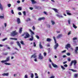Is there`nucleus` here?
Returning a JSON list of instances; mask_svg holds the SVG:
<instances>
[{"label": "nucleus", "mask_w": 78, "mask_h": 78, "mask_svg": "<svg viewBox=\"0 0 78 78\" xmlns=\"http://www.w3.org/2000/svg\"><path fill=\"white\" fill-rule=\"evenodd\" d=\"M53 38L55 44L54 46V49H55V50H56L57 48H58V47L59 46V45L58 44V43H56V38H55V37H53Z\"/></svg>", "instance_id": "obj_1"}, {"label": "nucleus", "mask_w": 78, "mask_h": 78, "mask_svg": "<svg viewBox=\"0 0 78 78\" xmlns=\"http://www.w3.org/2000/svg\"><path fill=\"white\" fill-rule=\"evenodd\" d=\"M77 63V62L76 61V60H74L72 61L71 62V63L70 64V66H72V64H73V65L74 66H76V64Z\"/></svg>", "instance_id": "obj_2"}, {"label": "nucleus", "mask_w": 78, "mask_h": 78, "mask_svg": "<svg viewBox=\"0 0 78 78\" xmlns=\"http://www.w3.org/2000/svg\"><path fill=\"white\" fill-rule=\"evenodd\" d=\"M24 35H26V36L24 37V38L26 39L27 38H28L30 37V34L28 33H24L22 35V36H24Z\"/></svg>", "instance_id": "obj_3"}, {"label": "nucleus", "mask_w": 78, "mask_h": 78, "mask_svg": "<svg viewBox=\"0 0 78 78\" xmlns=\"http://www.w3.org/2000/svg\"><path fill=\"white\" fill-rule=\"evenodd\" d=\"M17 34V32H16V30L13 31L11 33V36H16Z\"/></svg>", "instance_id": "obj_4"}, {"label": "nucleus", "mask_w": 78, "mask_h": 78, "mask_svg": "<svg viewBox=\"0 0 78 78\" xmlns=\"http://www.w3.org/2000/svg\"><path fill=\"white\" fill-rule=\"evenodd\" d=\"M9 57H8L6 58V60H3L1 61L2 63H4V62H8L9 61Z\"/></svg>", "instance_id": "obj_5"}, {"label": "nucleus", "mask_w": 78, "mask_h": 78, "mask_svg": "<svg viewBox=\"0 0 78 78\" xmlns=\"http://www.w3.org/2000/svg\"><path fill=\"white\" fill-rule=\"evenodd\" d=\"M38 58L39 59H43V56L41 54V53H40L39 54V55L38 56Z\"/></svg>", "instance_id": "obj_6"}, {"label": "nucleus", "mask_w": 78, "mask_h": 78, "mask_svg": "<svg viewBox=\"0 0 78 78\" xmlns=\"http://www.w3.org/2000/svg\"><path fill=\"white\" fill-rule=\"evenodd\" d=\"M51 65L54 68H58V66L53 62L51 63Z\"/></svg>", "instance_id": "obj_7"}, {"label": "nucleus", "mask_w": 78, "mask_h": 78, "mask_svg": "<svg viewBox=\"0 0 78 78\" xmlns=\"http://www.w3.org/2000/svg\"><path fill=\"white\" fill-rule=\"evenodd\" d=\"M37 55V54L35 53L34 54L31 56L30 58H36L37 57V55Z\"/></svg>", "instance_id": "obj_8"}, {"label": "nucleus", "mask_w": 78, "mask_h": 78, "mask_svg": "<svg viewBox=\"0 0 78 78\" xmlns=\"http://www.w3.org/2000/svg\"><path fill=\"white\" fill-rule=\"evenodd\" d=\"M78 47H76L75 48V53L76 54H77L78 53Z\"/></svg>", "instance_id": "obj_9"}, {"label": "nucleus", "mask_w": 78, "mask_h": 78, "mask_svg": "<svg viewBox=\"0 0 78 78\" xmlns=\"http://www.w3.org/2000/svg\"><path fill=\"white\" fill-rule=\"evenodd\" d=\"M39 47L40 48V49L43 48V46H42V45L41 44V42H39Z\"/></svg>", "instance_id": "obj_10"}, {"label": "nucleus", "mask_w": 78, "mask_h": 78, "mask_svg": "<svg viewBox=\"0 0 78 78\" xmlns=\"http://www.w3.org/2000/svg\"><path fill=\"white\" fill-rule=\"evenodd\" d=\"M66 48L67 49V50H68V48H70V45L69 44H67V45H66Z\"/></svg>", "instance_id": "obj_11"}, {"label": "nucleus", "mask_w": 78, "mask_h": 78, "mask_svg": "<svg viewBox=\"0 0 78 78\" xmlns=\"http://www.w3.org/2000/svg\"><path fill=\"white\" fill-rule=\"evenodd\" d=\"M17 23L18 24H19V23H20L21 22H20V18H18L17 20Z\"/></svg>", "instance_id": "obj_12"}, {"label": "nucleus", "mask_w": 78, "mask_h": 78, "mask_svg": "<svg viewBox=\"0 0 78 78\" xmlns=\"http://www.w3.org/2000/svg\"><path fill=\"white\" fill-rule=\"evenodd\" d=\"M2 76H8V75H9V73H4L2 74Z\"/></svg>", "instance_id": "obj_13"}, {"label": "nucleus", "mask_w": 78, "mask_h": 78, "mask_svg": "<svg viewBox=\"0 0 78 78\" xmlns=\"http://www.w3.org/2000/svg\"><path fill=\"white\" fill-rule=\"evenodd\" d=\"M31 1L32 4H34L35 3H37V2L34 1V0H31Z\"/></svg>", "instance_id": "obj_14"}, {"label": "nucleus", "mask_w": 78, "mask_h": 78, "mask_svg": "<svg viewBox=\"0 0 78 78\" xmlns=\"http://www.w3.org/2000/svg\"><path fill=\"white\" fill-rule=\"evenodd\" d=\"M30 37H31V38H30L29 39L30 41H33V39H34V37H33V35H31L30 36Z\"/></svg>", "instance_id": "obj_15"}, {"label": "nucleus", "mask_w": 78, "mask_h": 78, "mask_svg": "<svg viewBox=\"0 0 78 78\" xmlns=\"http://www.w3.org/2000/svg\"><path fill=\"white\" fill-rule=\"evenodd\" d=\"M45 19V18L44 17H42L41 18H40L38 19V20L39 21L42 20H44Z\"/></svg>", "instance_id": "obj_16"}, {"label": "nucleus", "mask_w": 78, "mask_h": 78, "mask_svg": "<svg viewBox=\"0 0 78 78\" xmlns=\"http://www.w3.org/2000/svg\"><path fill=\"white\" fill-rule=\"evenodd\" d=\"M16 44H17L18 45L19 47L20 48H21V46L20 45V44L19 41L17 42Z\"/></svg>", "instance_id": "obj_17"}, {"label": "nucleus", "mask_w": 78, "mask_h": 78, "mask_svg": "<svg viewBox=\"0 0 78 78\" xmlns=\"http://www.w3.org/2000/svg\"><path fill=\"white\" fill-rule=\"evenodd\" d=\"M74 78H77L78 77V74H74Z\"/></svg>", "instance_id": "obj_18"}, {"label": "nucleus", "mask_w": 78, "mask_h": 78, "mask_svg": "<svg viewBox=\"0 0 78 78\" xmlns=\"http://www.w3.org/2000/svg\"><path fill=\"white\" fill-rule=\"evenodd\" d=\"M69 70H71V71H72L73 72H76L77 71L76 70L72 69H69Z\"/></svg>", "instance_id": "obj_19"}, {"label": "nucleus", "mask_w": 78, "mask_h": 78, "mask_svg": "<svg viewBox=\"0 0 78 78\" xmlns=\"http://www.w3.org/2000/svg\"><path fill=\"white\" fill-rule=\"evenodd\" d=\"M29 31L32 34L31 35H32V36L33 34H34V33L33 32V31L32 30H31L30 29H29Z\"/></svg>", "instance_id": "obj_20"}, {"label": "nucleus", "mask_w": 78, "mask_h": 78, "mask_svg": "<svg viewBox=\"0 0 78 78\" xmlns=\"http://www.w3.org/2000/svg\"><path fill=\"white\" fill-rule=\"evenodd\" d=\"M62 37V34H60L57 36V37L58 39H59V38H60V37Z\"/></svg>", "instance_id": "obj_21"}, {"label": "nucleus", "mask_w": 78, "mask_h": 78, "mask_svg": "<svg viewBox=\"0 0 78 78\" xmlns=\"http://www.w3.org/2000/svg\"><path fill=\"white\" fill-rule=\"evenodd\" d=\"M52 9H53V10L54 11H55V12H57V13H58V10H57V9H56L55 8H52Z\"/></svg>", "instance_id": "obj_22"}, {"label": "nucleus", "mask_w": 78, "mask_h": 78, "mask_svg": "<svg viewBox=\"0 0 78 78\" xmlns=\"http://www.w3.org/2000/svg\"><path fill=\"white\" fill-rule=\"evenodd\" d=\"M51 41V39L50 38H48L46 39V41H47V42H50Z\"/></svg>", "instance_id": "obj_23"}, {"label": "nucleus", "mask_w": 78, "mask_h": 78, "mask_svg": "<svg viewBox=\"0 0 78 78\" xmlns=\"http://www.w3.org/2000/svg\"><path fill=\"white\" fill-rule=\"evenodd\" d=\"M22 27H20V28L19 33H22Z\"/></svg>", "instance_id": "obj_24"}, {"label": "nucleus", "mask_w": 78, "mask_h": 78, "mask_svg": "<svg viewBox=\"0 0 78 78\" xmlns=\"http://www.w3.org/2000/svg\"><path fill=\"white\" fill-rule=\"evenodd\" d=\"M34 7L35 9H39L40 8V7L37 6H35Z\"/></svg>", "instance_id": "obj_25"}, {"label": "nucleus", "mask_w": 78, "mask_h": 78, "mask_svg": "<svg viewBox=\"0 0 78 78\" xmlns=\"http://www.w3.org/2000/svg\"><path fill=\"white\" fill-rule=\"evenodd\" d=\"M73 28H75V29H76L77 28V27L76 26H75V24L74 23L73 24Z\"/></svg>", "instance_id": "obj_26"}, {"label": "nucleus", "mask_w": 78, "mask_h": 78, "mask_svg": "<svg viewBox=\"0 0 78 78\" xmlns=\"http://www.w3.org/2000/svg\"><path fill=\"white\" fill-rule=\"evenodd\" d=\"M51 23H52V25H55V21L52 20H51Z\"/></svg>", "instance_id": "obj_27"}, {"label": "nucleus", "mask_w": 78, "mask_h": 78, "mask_svg": "<svg viewBox=\"0 0 78 78\" xmlns=\"http://www.w3.org/2000/svg\"><path fill=\"white\" fill-rule=\"evenodd\" d=\"M10 40H15V41H17V39L14 38H10Z\"/></svg>", "instance_id": "obj_28"}, {"label": "nucleus", "mask_w": 78, "mask_h": 78, "mask_svg": "<svg viewBox=\"0 0 78 78\" xmlns=\"http://www.w3.org/2000/svg\"><path fill=\"white\" fill-rule=\"evenodd\" d=\"M60 67L61 68V69H63V70H65V69H66V68H65V67H64L63 66L61 65L60 66Z\"/></svg>", "instance_id": "obj_29"}, {"label": "nucleus", "mask_w": 78, "mask_h": 78, "mask_svg": "<svg viewBox=\"0 0 78 78\" xmlns=\"http://www.w3.org/2000/svg\"><path fill=\"white\" fill-rule=\"evenodd\" d=\"M4 64L5 65H7L8 66H10V65H11V64L10 63L6 62H5Z\"/></svg>", "instance_id": "obj_30"}, {"label": "nucleus", "mask_w": 78, "mask_h": 78, "mask_svg": "<svg viewBox=\"0 0 78 78\" xmlns=\"http://www.w3.org/2000/svg\"><path fill=\"white\" fill-rule=\"evenodd\" d=\"M0 9L1 10H2L3 9V7H2V5L1 4V3H0Z\"/></svg>", "instance_id": "obj_31"}, {"label": "nucleus", "mask_w": 78, "mask_h": 78, "mask_svg": "<svg viewBox=\"0 0 78 78\" xmlns=\"http://www.w3.org/2000/svg\"><path fill=\"white\" fill-rule=\"evenodd\" d=\"M17 9L19 11H21V10H22V8L20 7H18Z\"/></svg>", "instance_id": "obj_32"}, {"label": "nucleus", "mask_w": 78, "mask_h": 78, "mask_svg": "<svg viewBox=\"0 0 78 78\" xmlns=\"http://www.w3.org/2000/svg\"><path fill=\"white\" fill-rule=\"evenodd\" d=\"M0 19H4V16H0Z\"/></svg>", "instance_id": "obj_33"}, {"label": "nucleus", "mask_w": 78, "mask_h": 78, "mask_svg": "<svg viewBox=\"0 0 78 78\" xmlns=\"http://www.w3.org/2000/svg\"><path fill=\"white\" fill-rule=\"evenodd\" d=\"M70 19H69L68 20V24L70 25Z\"/></svg>", "instance_id": "obj_34"}, {"label": "nucleus", "mask_w": 78, "mask_h": 78, "mask_svg": "<svg viewBox=\"0 0 78 78\" xmlns=\"http://www.w3.org/2000/svg\"><path fill=\"white\" fill-rule=\"evenodd\" d=\"M67 50H64V51H61L62 53H66V51Z\"/></svg>", "instance_id": "obj_35"}, {"label": "nucleus", "mask_w": 78, "mask_h": 78, "mask_svg": "<svg viewBox=\"0 0 78 78\" xmlns=\"http://www.w3.org/2000/svg\"><path fill=\"white\" fill-rule=\"evenodd\" d=\"M8 54V53L5 52V53H3V55H4L5 56H6V55H7Z\"/></svg>", "instance_id": "obj_36"}, {"label": "nucleus", "mask_w": 78, "mask_h": 78, "mask_svg": "<svg viewBox=\"0 0 78 78\" xmlns=\"http://www.w3.org/2000/svg\"><path fill=\"white\" fill-rule=\"evenodd\" d=\"M30 76L31 78H33L34 77V75L33 73L31 74Z\"/></svg>", "instance_id": "obj_37"}, {"label": "nucleus", "mask_w": 78, "mask_h": 78, "mask_svg": "<svg viewBox=\"0 0 78 78\" xmlns=\"http://www.w3.org/2000/svg\"><path fill=\"white\" fill-rule=\"evenodd\" d=\"M7 6L9 8L11 7V5L10 4H9L7 5Z\"/></svg>", "instance_id": "obj_38"}, {"label": "nucleus", "mask_w": 78, "mask_h": 78, "mask_svg": "<svg viewBox=\"0 0 78 78\" xmlns=\"http://www.w3.org/2000/svg\"><path fill=\"white\" fill-rule=\"evenodd\" d=\"M20 43L22 45H24V43H23V41H21V42H20Z\"/></svg>", "instance_id": "obj_39"}, {"label": "nucleus", "mask_w": 78, "mask_h": 78, "mask_svg": "<svg viewBox=\"0 0 78 78\" xmlns=\"http://www.w3.org/2000/svg\"><path fill=\"white\" fill-rule=\"evenodd\" d=\"M59 18H63V17L62 15H59Z\"/></svg>", "instance_id": "obj_40"}, {"label": "nucleus", "mask_w": 78, "mask_h": 78, "mask_svg": "<svg viewBox=\"0 0 78 78\" xmlns=\"http://www.w3.org/2000/svg\"><path fill=\"white\" fill-rule=\"evenodd\" d=\"M24 78H28V75H27V74L25 75Z\"/></svg>", "instance_id": "obj_41"}, {"label": "nucleus", "mask_w": 78, "mask_h": 78, "mask_svg": "<svg viewBox=\"0 0 78 78\" xmlns=\"http://www.w3.org/2000/svg\"><path fill=\"white\" fill-rule=\"evenodd\" d=\"M70 12V11L69 10H66V14H67V13H68L69 12Z\"/></svg>", "instance_id": "obj_42"}, {"label": "nucleus", "mask_w": 78, "mask_h": 78, "mask_svg": "<svg viewBox=\"0 0 78 78\" xmlns=\"http://www.w3.org/2000/svg\"><path fill=\"white\" fill-rule=\"evenodd\" d=\"M43 13H44V14H45L46 15H48V14H47V13L46 12H44Z\"/></svg>", "instance_id": "obj_43"}, {"label": "nucleus", "mask_w": 78, "mask_h": 78, "mask_svg": "<svg viewBox=\"0 0 78 78\" xmlns=\"http://www.w3.org/2000/svg\"><path fill=\"white\" fill-rule=\"evenodd\" d=\"M77 39V38L76 37H74L73 38V40L74 41H75Z\"/></svg>", "instance_id": "obj_44"}, {"label": "nucleus", "mask_w": 78, "mask_h": 78, "mask_svg": "<svg viewBox=\"0 0 78 78\" xmlns=\"http://www.w3.org/2000/svg\"><path fill=\"white\" fill-rule=\"evenodd\" d=\"M23 14H24V16H26V12L25 11H24L23 12Z\"/></svg>", "instance_id": "obj_45"}, {"label": "nucleus", "mask_w": 78, "mask_h": 78, "mask_svg": "<svg viewBox=\"0 0 78 78\" xmlns=\"http://www.w3.org/2000/svg\"><path fill=\"white\" fill-rule=\"evenodd\" d=\"M11 12L12 14H14V11H13V10H11Z\"/></svg>", "instance_id": "obj_46"}, {"label": "nucleus", "mask_w": 78, "mask_h": 78, "mask_svg": "<svg viewBox=\"0 0 78 78\" xmlns=\"http://www.w3.org/2000/svg\"><path fill=\"white\" fill-rule=\"evenodd\" d=\"M67 14L68 15H69V16H71V15H72V14H71V13H70V12L67 13Z\"/></svg>", "instance_id": "obj_47"}, {"label": "nucleus", "mask_w": 78, "mask_h": 78, "mask_svg": "<svg viewBox=\"0 0 78 78\" xmlns=\"http://www.w3.org/2000/svg\"><path fill=\"white\" fill-rule=\"evenodd\" d=\"M71 34V31H69L68 33V35H70Z\"/></svg>", "instance_id": "obj_48"}, {"label": "nucleus", "mask_w": 78, "mask_h": 78, "mask_svg": "<svg viewBox=\"0 0 78 78\" xmlns=\"http://www.w3.org/2000/svg\"><path fill=\"white\" fill-rule=\"evenodd\" d=\"M7 39H8L7 38H5L3 39H2V41H5V40H7Z\"/></svg>", "instance_id": "obj_49"}, {"label": "nucleus", "mask_w": 78, "mask_h": 78, "mask_svg": "<svg viewBox=\"0 0 78 78\" xmlns=\"http://www.w3.org/2000/svg\"><path fill=\"white\" fill-rule=\"evenodd\" d=\"M66 55L67 56H70V53H67Z\"/></svg>", "instance_id": "obj_50"}, {"label": "nucleus", "mask_w": 78, "mask_h": 78, "mask_svg": "<svg viewBox=\"0 0 78 78\" xmlns=\"http://www.w3.org/2000/svg\"><path fill=\"white\" fill-rule=\"evenodd\" d=\"M36 38H37V39H39V36H38L37 35H36Z\"/></svg>", "instance_id": "obj_51"}, {"label": "nucleus", "mask_w": 78, "mask_h": 78, "mask_svg": "<svg viewBox=\"0 0 78 78\" xmlns=\"http://www.w3.org/2000/svg\"><path fill=\"white\" fill-rule=\"evenodd\" d=\"M47 27H48V28H50V25L48 24L47 25Z\"/></svg>", "instance_id": "obj_52"}, {"label": "nucleus", "mask_w": 78, "mask_h": 78, "mask_svg": "<svg viewBox=\"0 0 78 78\" xmlns=\"http://www.w3.org/2000/svg\"><path fill=\"white\" fill-rule=\"evenodd\" d=\"M70 60H70V58H67V61H69V62L70 61Z\"/></svg>", "instance_id": "obj_53"}, {"label": "nucleus", "mask_w": 78, "mask_h": 78, "mask_svg": "<svg viewBox=\"0 0 78 78\" xmlns=\"http://www.w3.org/2000/svg\"><path fill=\"white\" fill-rule=\"evenodd\" d=\"M64 67H68V65L67 64H65L64 65Z\"/></svg>", "instance_id": "obj_54"}, {"label": "nucleus", "mask_w": 78, "mask_h": 78, "mask_svg": "<svg viewBox=\"0 0 78 78\" xmlns=\"http://www.w3.org/2000/svg\"><path fill=\"white\" fill-rule=\"evenodd\" d=\"M34 47H36V43L35 42H34Z\"/></svg>", "instance_id": "obj_55"}, {"label": "nucleus", "mask_w": 78, "mask_h": 78, "mask_svg": "<svg viewBox=\"0 0 78 78\" xmlns=\"http://www.w3.org/2000/svg\"><path fill=\"white\" fill-rule=\"evenodd\" d=\"M4 25L5 27H6V26H7V24H6V23H4Z\"/></svg>", "instance_id": "obj_56"}, {"label": "nucleus", "mask_w": 78, "mask_h": 78, "mask_svg": "<svg viewBox=\"0 0 78 78\" xmlns=\"http://www.w3.org/2000/svg\"><path fill=\"white\" fill-rule=\"evenodd\" d=\"M48 53H49V52H50V48H48Z\"/></svg>", "instance_id": "obj_57"}, {"label": "nucleus", "mask_w": 78, "mask_h": 78, "mask_svg": "<svg viewBox=\"0 0 78 78\" xmlns=\"http://www.w3.org/2000/svg\"><path fill=\"white\" fill-rule=\"evenodd\" d=\"M67 61L64 62H63V64H66V63H67Z\"/></svg>", "instance_id": "obj_58"}, {"label": "nucleus", "mask_w": 78, "mask_h": 78, "mask_svg": "<svg viewBox=\"0 0 78 78\" xmlns=\"http://www.w3.org/2000/svg\"><path fill=\"white\" fill-rule=\"evenodd\" d=\"M49 67L51 69V65L50 64L49 65Z\"/></svg>", "instance_id": "obj_59"}, {"label": "nucleus", "mask_w": 78, "mask_h": 78, "mask_svg": "<svg viewBox=\"0 0 78 78\" xmlns=\"http://www.w3.org/2000/svg\"><path fill=\"white\" fill-rule=\"evenodd\" d=\"M44 56H46V55H47V53H46L44 52Z\"/></svg>", "instance_id": "obj_60"}, {"label": "nucleus", "mask_w": 78, "mask_h": 78, "mask_svg": "<svg viewBox=\"0 0 78 78\" xmlns=\"http://www.w3.org/2000/svg\"><path fill=\"white\" fill-rule=\"evenodd\" d=\"M29 9H30V10H33V8L32 7H30Z\"/></svg>", "instance_id": "obj_61"}, {"label": "nucleus", "mask_w": 78, "mask_h": 78, "mask_svg": "<svg viewBox=\"0 0 78 78\" xmlns=\"http://www.w3.org/2000/svg\"><path fill=\"white\" fill-rule=\"evenodd\" d=\"M17 3H20V2L19 0L17 1Z\"/></svg>", "instance_id": "obj_62"}, {"label": "nucleus", "mask_w": 78, "mask_h": 78, "mask_svg": "<svg viewBox=\"0 0 78 78\" xmlns=\"http://www.w3.org/2000/svg\"><path fill=\"white\" fill-rule=\"evenodd\" d=\"M34 61H35V62H37V58H35L34 59Z\"/></svg>", "instance_id": "obj_63"}, {"label": "nucleus", "mask_w": 78, "mask_h": 78, "mask_svg": "<svg viewBox=\"0 0 78 78\" xmlns=\"http://www.w3.org/2000/svg\"><path fill=\"white\" fill-rule=\"evenodd\" d=\"M50 78H55V76H51Z\"/></svg>", "instance_id": "obj_64"}]
</instances>
